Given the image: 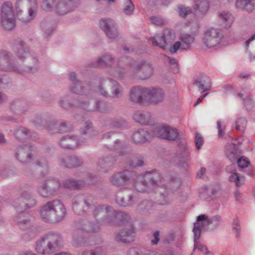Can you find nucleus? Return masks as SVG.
I'll list each match as a JSON object with an SVG mask.
<instances>
[{
	"label": "nucleus",
	"instance_id": "obj_1",
	"mask_svg": "<svg viewBox=\"0 0 255 255\" xmlns=\"http://www.w3.org/2000/svg\"><path fill=\"white\" fill-rule=\"evenodd\" d=\"M38 10L37 0H16L13 6L10 1L3 2L0 7V22L6 30H11L16 24V18L28 23L36 17Z\"/></svg>",
	"mask_w": 255,
	"mask_h": 255
},
{
	"label": "nucleus",
	"instance_id": "obj_2",
	"mask_svg": "<svg viewBox=\"0 0 255 255\" xmlns=\"http://www.w3.org/2000/svg\"><path fill=\"white\" fill-rule=\"evenodd\" d=\"M66 213L65 205L59 200L48 201L42 207L40 211V216L43 220L51 223L62 221Z\"/></svg>",
	"mask_w": 255,
	"mask_h": 255
},
{
	"label": "nucleus",
	"instance_id": "obj_3",
	"mask_svg": "<svg viewBox=\"0 0 255 255\" xmlns=\"http://www.w3.org/2000/svg\"><path fill=\"white\" fill-rule=\"evenodd\" d=\"M144 178V181L135 182V177L132 175L129 185L131 184L134 186L140 192H150L156 186H162L164 185L161 183L162 179L160 174L156 171L146 172Z\"/></svg>",
	"mask_w": 255,
	"mask_h": 255
},
{
	"label": "nucleus",
	"instance_id": "obj_4",
	"mask_svg": "<svg viewBox=\"0 0 255 255\" xmlns=\"http://www.w3.org/2000/svg\"><path fill=\"white\" fill-rule=\"evenodd\" d=\"M61 241L60 234L49 233L43 236L35 242V250L42 255L50 254L55 251Z\"/></svg>",
	"mask_w": 255,
	"mask_h": 255
},
{
	"label": "nucleus",
	"instance_id": "obj_5",
	"mask_svg": "<svg viewBox=\"0 0 255 255\" xmlns=\"http://www.w3.org/2000/svg\"><path fill=\"white\" fill-rule=\"evenodd\" d=\"M111 87L112 96L113 98H119L122 96L123 92V88L119 83L111 79L102 77L94 90L99 94L104 96H109L108 89Z\"/></svg>",
	"mask_w": 255,
	"mask_h": 255
},
{
	"label": "nucleus",
	"instance_id": "obj_6",
	"mask_svg": "<svg viewBox=\"0 0 255 255\" xmlns=\"http://www.w3.org/2000/svg\"><path fill=\"white\" fill-rule=\"evenodd\" d=\"M16 56L20 64L19 69L22 70L21 74L37 69L39 65L38 60L31 55L28 48L20 46L16 52Z\"/></svg>",
	"mask_w": 255,
	"mask_h": 255
},
{
	"label": "nucleus",
	"instance_id": "obj_7",
	"mask_svg": "<svg viewBox=\"0 0 255 255\" xmlns=\"http://www.w3.org/2000/svg\"><path fill=\"white\" fill-rule=\"evenodd\" d=\"M224 38L221 30L218 28L210 27L206 29L202 36L203 44L207 48H218Z\"/></svg>",
	"mask_w": 255,
	"mask_h": 255
},
{
	"label": "nucleus",
	"instance_id": "obj_8",
	"mask_svg": "<svg viewBox=\"0 0 255 255\" xmlns=\"http://www.w3.org/2000/svg\"><path fill=\"white\" fill-rule=\"evenodd\" d=\"M130 74L141 79L149 78L153 74V68L150 64L145 62H134L131 64Z\"/></svg>",
	"mask_w": 255,
	"mask_h": 255
},
{
	"label": "nucleus",
	"instance_id": "obj_9",
	"mask_svg": "<svg viewBox=\"0 0 255 255\" xmlns=\"http://www.w3.org/2000/svg\"><path fill=\"white\" fill-rule=\"evenodd\" d=\"M99 229V223L96 222L94 225L91 223H86L82 225L81 228L79 227L78 230L75 231L73 235L72 243L75 247L81 246L85 245V238L82 235V230L87 232H96Z\"/></svg>",
	"mask_w": 255,
	"mask_h": 255
},
{
	"label": "nucleus",
	"instance_id": "obj_10",
	"mask_svg": "<svg viewBox=\"0 0 255 255\" xmlns=\"http://www.w3.org/2000/svg\"><path fill=\"white\" fill-rule=\"evenodd\" d=\"M61 189V183L56 179L47 180L38 188L39 194L45 198L51 197L57 194Z\"/></svg>",
	"mask_w": 255,
	"mask_h": 255
},
{
	"label": "nucleus",
	"instance_id": "obj_11",
	"mask_svg": "<svg viewBox=\"0 0 255 255\" xmlns=\"http://www.w3.org/2000/svg\"><path fill=\"white\" fill-rule=\"evenodd\" d=\"M20 65L19 60L17 57L15 62H12L9 53L4 51L0 52V69L22 74V70L19 69Z\"/></svg>",
	"mask_w": 255,
	"mask_h": 255
},
{
	"label": "nucleus",
	"instance_id": "obj_12",
	"mask_svg": "<svg viewBox=\"0 0 255 255\" xmlns=\"http://www.w3.org/2000/svg\"><path fill=\"white\" fill-rule=\"evenodd\" d=\"M175 37V34L172 30L166 29L163 31L161 36L157 35L156 37H151L150 40L153 45L165 49L167 46L174 42Z\"/></svg>",
	"mask_w": 255,
	"mask_h": 255
},
{
	"label": "nucleus",
	"instance_id": "obj_13",
	"mask_svg": "<svg viewBox=\"0 0 255 255\" xmlns=\"http://www.w3.org/2000/svg\"><path fill=\"white\" fill-rule=\"evenodd\" d=\"M94 205V199L91 196L86 197L84 195H78L75 197L72 201L73 210L78 214H83L85 210L84 208L90 209Z\"/></svg>",
	"mask_w": 255,
	"mask_h": 255
},
{
	"label": "nucleus",
	"instance_id": "obj_14",
	"mask_svg": "<svg viewBox=\"0 0 255 255\" xmlns=\"http://www.w3.org/2000/svg\"><path fill=\"white\" fill-rule=\"evenodd\" d=\"M215 220L220 221L221 217L216 216L211 219L204 214L198 216L196 223H194L193 232L195 239H199L201 232L206 228L211 223H213Z\"/></svg>",
	"mask_w": 255,
	"mask_h": 255
},
{
	"label": "nucleus",
	"instance_id": "obj_15",
	"mask_svg": "<svg viewBox=\"0 0 255 255\" xmlns=\"http://www.w3.org/2000/svg\"><path fill=\"white\" fill-rule=\"evenodd\" d=\"M93 213L95 217H99L100 221L105 224L111 223L115 215L111 207H104L103 205L96 207Z\"/></svg>",
	"mask_w": 255,
	"mask_h": 255
},
{
	"label": "nucleus",
	"instance_id": "obj_16",
	"mask_svg": "<svg viewBox=\"0 0 255 255\" xmlns=\"http://www.w3.org/2000/svg\"><path fill=\"white\" fill-rule=\"evenodd\" d=\"M101 28L110 39H115L118 35V31L115 21L111 18H102L99 22Z\"/></svg>",
	"mask_w": 255,
	"mask_h": 255
},
{
	"label": "nucleus",
	"instance_id": "obj_17",
	"mask_svg": "<svg viewBox=\"0 0 255 255\" xmlns=\"http://www.w3.org/2000/svg\"><path fill=\"white\" fill-rule=\"evenodd\" d=\"M15 204L17 210L22 212L23 208L26 209L34 206L36 200L32 197L31 192L25 191L22 192L21 197L16 200Z\"/></svg>",
	"mask_w": 255,
	"mask_h": 255
},
{
	"label": "nucleus",
	"instance_id": "obj_18",
	"mask_svg": "<svg viewBox=\"0 0 255 255\" xmlns=\"http://www.w3.org/2000/svg\"><path fill=\"white\" fill-rule=\"evenodd\" d=\"M34 147L31 144H25L18 146L15 155L17 159L23 163L29 162L32 159V150Z\"/></svg>",
	"mask_w": 255,
	"mask_h": 255
},
{
	"label": "nucleus",
	"instance_id": "obj_19",
	"mask_svg": "<svg viewBox=\"0 0 255 255\" xmlns=\"http://www.w3.org/2000/svg\"><path fill=\"white\" fill-rule=\"evenodd\" d=\"M78 106L89 111H97L107 112L110 110V107L106 104L99 101H92L91 102L87 103L84 100L81 101Z\"/></svg>",
	"mask_w": 255,
	"mask_h": 255
},
{
	"label": "nucleus",
	"instance_id": "obj_20",
	"mask_svg": "<svg viewBox=\"0 0 255 255\" xmlns=\"http://www.w3.org/2000/svg\"><path fill=\"white\" fill-rule=\"evenodd\" d=\"M75 3L76 0H59L56 3L55 10L58 15L66 14L75 9Z\"/></svg>",
	"mask_w": 255,
	"mask_h": 255
},
{
	"label": "nucleus",
	"instance_id": "obj_21",
	"mask_svg": "<svg viewBox=\"0 0 255 255\" xmlns=\"http://www.w3.org/2000/svg\"><path fill=\"white\" fill-rule=\"evenodd\" d=\"M132 175L131 172L125 171L113 175L110 180L113 185L117 186L129 185Z\"/></svg>",
	"mask_w": 255,
	"mask_h": 255
},
{
	"label": "nucleus",
	"instance_id": "obj_22",
	"mask_svg": "<svg viewBox=\"0 0 255 255\" xmlns=\"http://www.w3.org/2000/svg\"><path fill=\"white\" fill-rule=\"evenodd\" d=\"M147 88L135 86L130 92V99L133 102L143 103L146 99Z\"/></svg>",
	"mask_w": 255,
	"mask_h": 255
},
{
	"label": "nucleus",
	"instance_id": "obj_23",
	"mask_svg": "<svg viewBox=\"0 0 255 255\" xmlns=\"http://www.w3.org/2000/svg\"><path fill=\"white\" fill-rule=\"evenodd\" d=\"M217 21L222 27L225 28H229L234 22V16L229 11H221L218 13Z\"/></svg>",
	"mask_w": 255,
	"mask_h": 255
},
{
	"label": "nucleus",
	"instance_id": "obj_24",
	"mask_svg": "<svg viewBox=\"0 0 255 255\" xmlns=\"http://www.w3.org/2000/svg\"><path fill=\"white\" fill-rule=\"evenodd\" d=\"M146 99L153 104H158L162 102L165 97L163 90L160 88H147Z\"/></svg>",
	"mask_w": 255,
	"mask_h": 255
},
{
	"label": "nucleus",
	"instance_id": "obj_25",
	"mask_svg": "<svg viewBox=\"0 0 255 255\" xmlns=\"http://www.w3.org/2000/svg\"><path fill=\"white\" fill-rule=\"evenodd\" d=\"M227 170L229 173L228 180L230 183L236 187L243 185L245 182V177L237 172V169H233V165L228 167Z\"/></svg>",
	"mask_w": 255,
	"mask_h": 255
},
{
	"label": "nucleus",
	"instance_id": "obj_26",
	"mask_svg": "<svg viewBox=\"0 0 255 255\" xmlns=\"http://www.w3.org/2000/svg\"><path fill=\"white\" fill-rule=\"evenodd\" d=\"M193 9L198 16H203L209 10L210 5L208 0H194Z\"/></svg>",
	"mask_w": 255,
	"mask_h": 255
},
{
	"label": "nucleus",
	"instance_id": "obj_27",
	"mask_svg": "<svg viewBox=\"0 0 255 255\" xmlns=\"http://www.w3.org/2000/svg\"><path fill=\"white\" fill-rule=\"evenodd\" d=\"M81 144L76 136L70 135L63 136L59 141V145L61 147L68 149H74Z\"/></svg>",
	"mask_w": 255,
	"mask_h": 255
},
{
	"label": "nucleus",
	"instance_id": "obj_28",
	"mask_svg": "<svg viewBox=\"0 0 255 255\" xmlns=\"http://www.w3.org/2000/svg\"><path fill=\"white\" fill-rule=\"evenodd\" d=\"M59 161L61 165L67 167H77L83 162L81 159L75 155L60 157Z\"/></svg>",
	"mask_w": 255,
	"mask_h": 255
},
{
	"label": "nucleus",
	"instance_id": "obj_29",
	"mask_svg": "<svg viewBox=\"0 0 255 255\" xmlns=\"http://www.w3.org/2000/svg\"><path fill=\"white\" fill-rule=\"evenodd\" d=\"M152 138L151 133L144 129L134 132L132 135V140L136 143H142L149 141Z\"/></svg>",
	"mask_w": 255,
	"mask_h": 255
},
{
	"label": "nucleus",
	"instance_id": "obj_30",
	"mask_svg": "<svg viewBox=\"0 0 255 255\" xmlns=\"http://www.w3.org/2000/svg\"><path fill=\"white\" fill-rule=\"evenodd\" d=\"M196 33L188 34L182 33L179 36V39L182 45V50H187L190 49L192 44L194 42Z\"/></svg>",
	"mask_w": 255,
	"mask_h": 255
},
{
	"label": "nucleus",
	"instance_id": "obj_31",
	"mask_svg": "<svg viewBox=\"0 0 255 255\" xmlns=\"http://www.w3.org/2000/svg\"><path fill=\"white\" fill-rule=\"evenodd\" d=\"M134 232L132 230H124L116 236V239L118 242L127 243L134 240Z\"/></svg>",
	"mask_w": 255,
	"mask_h": 255
},
{
	"label": "nucleus",
	"instance_id": "obj_32",
	"mask_svg": "<svg viewBox=\"0 0 255 255\" xmlns=\"http://www.w3.org/2000/svg\"><path fill=\"white\" fill-rule=\"evenodd\" d=\"M235 6L238 9L248 12H252L255 9V4L252 0H237Z\"/></svg>",
	"mask_w": 255,
	"mask_h": 255
},
{
	"label": "nucleus",
	"instance_id": "obj_33",
	"mask_svg": "<svg viewBox=\"0 0 255 255\" xmlns=\"http://www.w3.org/2000/svg\"><path fill=\"white\" fill-rule=\"evenodd\" d=\"M194 84L198 87L199 91L203 93L208 90L210 87V79L207 76H204L197 79Z\"/></svg>",
	"mask_w": 255,
	"mask_h": 255
},
{
	"label": "nucleus",
	"instance_id": "obj_34",
	"mask_svg": "<svg viewBox=\"0 0 255 255\" xmlns=\"http://www.w3.org/2000/svg\"><path fill=\"white\" fill-rule=\"evenodd\" d=\"M91 90L89 85H84L81 82H77L76 83L72 84L70 87V91L75 94H81L84 93L85 94L89 93V90Z\"/></svg>",
	"mask_w": 255,
	"mask_h": 255
},
{
	"label": "nucleus",
	"instance_id": "obj_35",
	"mask_svg": "<svg viewBox=\"0 0 255 255\" xmlns=\"http://www.w3.org/2000/svg\"><path fill=\"white\" fill-rule=\"evenodd\" d=\"M40 28L43 32V36L48 37L52 34L54 27L51 21L43 20L40 23Z\"/></svg>",
	"mask_w": 255,
	"mask_h": 255
},
{
	"label": "nucleus",
	"instance_id": "obj_36",
	"mask_svg": "<svg viewBox=\"0 0 255 255\" xmlns=\"http://www.w3.org/2000/svg\"><path fill=\"white\" fill-rule=\"evenodd\" d=\"M133 119L137 122L143 124H148L151 120V115L149 113L137 112L133 115Z\"/></svg>",
	"mask_w": 255,
	"mask_h": 255
},
{
	"label": "nucleus",
	"instance_id": "obj_37",
	"mask_svg": "<svg viewBox=\"0 0 255 255\" xmlns=\"http://www.w3.org/2000/svg\"><path fill=\"white\" fill-rule=\"evenodd\" d=\"M72 128L70 124L66 123H62L60 125L55 123L50 124L49 127V130L51 132L67 131Z\"/></svg>",
	"mask_w": 255,
	"mask_h": 255
},
{
	"label": "nucleus",
	"instance_id": "obj_38",
	"mask_svg": "<svg viewBox=\"0 0 255 255\" xmlns=\"http://www.w3.org/2000/svg\"><path fill=\"white\" fill-rule=\"evenodd\" d=\"M168 126L160 125L156 126L154 130L152 132V137L153 136L159 137L162 138L166 139L167 136Z\"/></svg>",
	"mask_w": 255,
	"mask_h": 255
},
{
	"label": "nucleus",
	"instance_id": "obj_39",
	"mask_svg": "<svg viewBox=\"0 0 255 255\" xmlns=\"http://www.w3.org/2000/svg\"><path fill=\"white\" fill-rule=\"evenodd\" d=\"M81 184L77 181L67 179L61 183V189L66 188L70 189H77L81 187Z\"/></svg>",
	"mask_w": 255,
	"mask_h": 255
},
{
	"label": "nucleus",
	"instance_id": "obj_40",
	"mask_svg": "<svg viewBox=\"0 0 255 255\" xmlns=\"http://www.w3.org/2000/svg\"><path fill=\"white\" fill-rule=\"evenodd\" d=\"M230 149L227 148L226 150L227 156L232 162L236 161L238 159L237 149L234 144H230Z\"/></svg>",
	"mask_w": 255,
	"mask_h": 255
},
{
	"label": "nucleus",
	"instance_id": "obj_41",
	"mask_svg": "<svg viewBox=\"0 0 255 255\" xmlns=\"http://www.w3.org/2000/svg\"><path fill=\"white\" fill-rule=\"evenodd\" d=\"M135 7L131 0H125L123 6V11L127 15L133 14Z\"/></svg>",
	"mask_w": 255,
	"mask_h": 255
},
{
	"label": "nucleus",
	"instance_id": "obj_42",
	"mask_svg": "<svg viewBox=\"0 0 255 255\" xmlns=\"http://www.w3.org/2000/svg\"><path fill=\"white\" fill-rule=\"evenodd\" d=\"M182 148V150L179 154V157L183 159L184 161L183 162L182 161L181 163H179V166L185 168L187 167V164L186 162V161L188 160L190 155V153L186 150V147L185 145H183Z\"/></svg>",
	"mask_w": 255,
	"mask_h": 255
},
{
	"label": "nucleus",
	"instance_id": "obj_43",
	"mask_svg": "<svg viewBox=\"0 0 255 255\" xmlns=\"http://www.w3.org/2000/svg\"><path fill=\"white\" fill-rule=\"evenodd\" d=\"M113 59L111 56L106 55L99 58L95 64L96 66H102L105 65L111 66L112 64Z\"/></svg>",
	"mask_w": 255,
	"mask_h": 255
},
{
	"label": "nucleus",
	"instance_id": "obj_44",
	"mask_svg": "<svg viewBox=\"0 0 255 255\" xmlns=\"http://www.w3.org/2000/svg\"><path fill=\"white\" fill-rule=\"evenodd\" d=\"M56 0H44L42 1L41 6L43 10L47 11H51L56 5Z\"/></svg>",
	"mask_w": 255,
	"mask_h": 255
},
{
	"label": "nucleus",
	"instance_id": "obj_45",
	"mask_svg": "<svg viewBox=\"0 0 255 255\" xmlns=\"http://www.w3.org/2000/svg\"><path fill=\"white\" fill-rule=\"evenodd\" d=\"M166 139L169 140H175L179 136V133L178 130L171 127L168 126Z\"/></svg>",
	"mask_w": 255,
	"mask_h": 255
},
{
	"label": "nucleus",
	"instance_id": "obj_46",
	"mask_svg": "<svg viewBox=\"0 0 255 255\" xmlns=\"http://www.w3.org/2000/svg\"><path fill=\"white\" fill-rule=\"evenodd\" d=\"M132 199L131 196H129L128 199L126 200L124 197L118 195L117 196L116 200L117 203L120 206H127L130 205L132 203Z\"/></svg>",
	"mask_w": 255,
	"mask_h": 255
},
{
	"label": "nucleus",
	"instance_id": "obj_47",
	"mask_svg": "<svg viewBox=\"0 0 255 255\" xmlns=\"http://www.w3.org/2000/svg\"><path fill=\"white\" fill-rule=\"evenodd\" d=\"M28 132V130L26 128L20 127L16 129L14 134L16 138L20 139L26 138Z\"/></svg>",
	"mask_w": 255,
	"mask_h": 255
},
{
	"label": "nucleus",
	"instance_id": "obj_48",
	"mask_svg": "<svg viewBox=\"0 0 255 255\" xmlns=\"http://www.w3.org/2000/svg\"><path fill=\"white\" fill-rule=\"evenodd\" d=\"M237 164L240 169H243L247 167L250 164L249 160L245 156H241L237 160Z\"/></svg>",
	"mask_w": 255,
	"mask_h": 255
},
{
	"label": "nucleus",
	"instance_id": "obj_49",
	"mask_svg": "<svg viewBox=\"0 0 255 255\" xmlns=\"http://www.w3.org/2000/svg\"><path fill=\"white\" fill-rule=\"evenodd\" d=\"M151 22L157 25H164L166 23V20L159 16H153L150 18Z\"/></svg>",
	"mask_w": 255,
	"mask_h": 255
},
{
	"label": "nucleus",
	"instance_id": "obj_50",
	"mask_svg": "<svg viewBox=\"0 0 255 255\" xmlns=\"http://www.w3.org/2000/svg\"><path fill=\"white\" fill-rule=\"evenodd\" d=\"M199 239H195L194 238V249L202 251L205 254V255L207 254V252H210L208 251L207 248L204 245L200 244L198 240Z\"/></svg>",
	"mask_w": 255,
	"mask_h": 255
},
{
	"label": "nucleus",
	"instance_id": "obj_51",
	"mask_svg": "<svg viewBox=\"0 0 255 255\" xmlns=\"http://www.w3.org/2000/svg\"><path fill=\"white\" fill-rule=\"evenodd\" d=\"M178 11L180 16L184 17L191 13V9L189 7L181 6L178 7Z\"/></svg>",
	"mask_w": 255,
	"mask_h": 255
},
{
	"label": "nucleus",
	"instance_id": "obj_52",
	"mask_svg": "<svg viewBox=\"0 0 255 255\" xmlns=\"http://www.w3.org/2000/svg\"><path fill=\"white\" fill-rule=\"evenodd\" d=\"M195 141L197 148L198 149H200L203 144L204 140L202 135L199 133L197 132L196 133Z\"/></svg>",
	"mask_w": 255,
	"mask_h": 255
},
{
	"label": "nucleus",
	"instance_id": "obj_53",
	"mask_svg": "<svg viewBox=\"0 0 255 255\" xmlns=\"http://www.w3.org/2000/svg\"><path fill=\"white\" fill-rule=\"evenodd\" d=\"M103 252L100 249H96L94 251H86L82 252L81 255H102Z\"/></svg>",
	"mask_w": 255,
	"mask_h": 255
},
{
	"label": "nucleus",
	"instance_id": "obj_54",
	"mask_svg": "<svg viewBox=\"0 0 255 255\" xmlns=\"http://www.w3.org/2000/svg\"><path fill=\"white\" fill-rule=\"evenodd\" d=\"M247 121L245 119L241 118L236 122V128L238 130L243 128L246 125Z\"/></svg>",
	"mask_w": 255,
	"mask_h": 255
},
{
	"label": "nucleus",
	"instance_id": "obj_55",
	"mask_svg": "<svg viewBox=\"0 0 255 255\" xmlns=\"http://www.w3.org/2000/svg\"><path fill=\"white\" fill-rule=\"evenodd\" d=\"M10 81L9 78L7 75H0V88L8 84Z\"/></svg>",
	"mask_w": 255,
	"mask_h": 255
},
{
	"label": "nucleus",
	"instance_id": "obj_56",
	"mask_svg": "<svg viewBox=\"0 0 255 255\" xmlns=\"http://www.w3.org/2000/svg\"><path fill=\"white\" fill-rule=\"evenodd\" d=\"M182 45L181 41H176L175 42L173 46L170 48V51L171 53H175L179 49L182 50Z\"/></svg>",
	"mask_w": 255,
	"mask_h": 255
},
{
	"label": "nucleus",
	"instance_id": "obj_57",
	"mask_svg": "<svg viewBox=\"0 0 255 255\" xmlns=\"http://www.w3.org/2000/svg\"><path fill=\"white\" fill-rule=\"evenodd\" d=\"M221 94L223 96H226L230 94H231L233 92V89L232 87L231 86H227L225 88H224L221 91Z\"/></svg>",
	"mask_w": 255,
	"mask_h": 255
},
{
	"label": "nucleus",
	"instance_id": "obj_58",
	"mask_svg": "<svg viewBox=\"0 0 255 255\" xmlns=\"http://www.w3.org/2000/svg\"><path fill=\"white\" fill-rule=\"evenodd\" d=\"M239 221L238 219L234 220V226L233 227V231H234V233L235 234L236 237H238V236L240 234V229L239 227Z\"/></svg>",
	"mask_w": 255,
	"mask_h": 255
},
{
	"label": "nucleus",
	"instance_id": "obj_59",
	"mask_svg": "<svg viewBox=\"0 0 255 255\" xmlns=\"http://www.w3.org/2000/svg\"><path fill=\"white\" fill-rule=\"evenodd\" d=\"M113 74L115 77L120 79H122L125 76L124 72L120 68H117Z\"/></svg>",
	"mask_w": 255,
	"mask_h": 255
},
{
	"label": "nucleus",
	"instance_id": "obj_60",
	"mask_svg": "<svg viewBox=\"0 0 255 255\" xmlns=\"http://www.w3.org/2000/svg\"><path fill=\"white\" fill-rule=\"evenodd\" d=\"M217 128L218 130V135L219 136H222L224 134V129L225 127L222 124L221 121L217 122Z\"/></svg>",
	"mask_w": 255,
	"mask_h": 255
},
{
	"label": "nucleus",
	"instance_id": "obj_61",
	"mask_svg": "<svg viewBox=\"0 0 255 255\" xmlns=\"http://www.w3.org/2000/svg\"><path fill=\"white\" fill-rule=\"evenodd\" d=\"M255 40V32L253 33L251 36L245 41V47L246 50L248 51V48H249V45L251 42Z\"/></svg>",
	"mask_w": 255,
	"mask_h": 255
},
{
	"label": "nucleus",
	"instance_id": "obj_62",
	"mask_svg": "<svg viewBox=\"0 0 255 255\" xmlns=\"http://www.w3.org/2000/svg\"><path fill=\"white\" fill-rule=\"evenodd\" d=\"M109 128H118L121 126V123L117 120L111 121L108 126Z\"/></svg>",
	"mask_w": 255,
	"mask_h": 255
},
{
	"label": "nucleus",
	"instance_id": "obj_63",
	"mask_svg": "<svg viewBox=\"0 0 255 255\" xmlns=\"http://www.w3.org/2000/svg\"><path fill=\"white\" fill-rule=\"evenodd\" d=\"M91 124L90 123H86L85 124V129H82L81 130V132L82 134H87L89 133L92 129H91Z\"/></svg>",
	"mask_w": 255,
	"mask_h": 255
},
{
	"label": "nucleus",
	"instance_id": "obj_64",
	"mask_svg": "<svg viewBox=\"0 0 255 255\" xmlns=\"http://www.w3.org/2000/svg\"><path fill=\"white\" fill-rule=\"evenodd\" d=\"M234 195L237 201L241 202L242 200V194L238 189H236L234 192Z\"/></svg>",
	"mask_w": 255,
	"mask_h": 255
}]
</instances>
